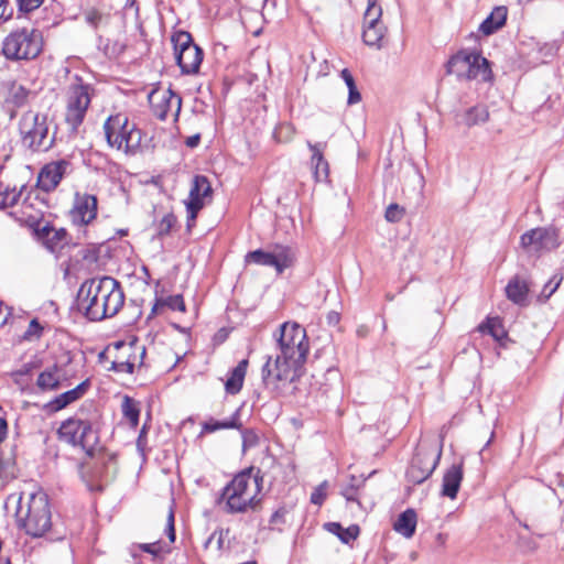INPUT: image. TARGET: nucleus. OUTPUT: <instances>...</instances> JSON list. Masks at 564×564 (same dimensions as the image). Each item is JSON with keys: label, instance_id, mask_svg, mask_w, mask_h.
Listing matches in <instances>:
<instances>
[{"label": "nucleus", "instance_id": "1", "mask_svg": "<svg viewBox=\"0 0 564 564\" xmlns=\"http://www.w3.org/2000/svg\"><path fill=\"white\" fill-rule=\"evenodd\" d=\"M274 337L278 352L268 356L261 376L267 388L281 392L302 377L310 344L305 328L297 323H283Z\"/></svg>", "mask_w": 564, "mask_h": 564}, {"label": "nucleus", "instance_id": "2", "mask_svg": "<svg viewBox=\"0 0 564 564\" xmlns=\"http://www.w3.org/2000/svg\"><path fill=\"white\" fill-rule=\"evenodd\" d=\"M15 520L18 527L32 538L61 541L66 536V530L53 521L48 496L42 490L19 498Z\"/></svg>", "mask_w": 564, "mask_h": 564}, {"label": "nucleus", "instance_id": "3", "mask_svg": "<svg viewBox=\"0 0 564 564\" xmlns=\"http://www.w3.org/2000/svg\"><path fill=\"white\" fill-rule=\"evenodd\" d=\"M124 303L119 282L111 276L85 281L78 292V306L90 321L115 316Z\"/></svg>", "mask_w": 564, "mask_h": 564}, {"label": "nucleus", "instance_id": "4", "mask_svg": "<svg viewBox=\"0 0 564 564\" xmlns=\"http://www.w3.org/2000/svg\"><path fill=\"white\" fill-rule=\"evenodd\" d=\"M58 436L73 446H79L87 457L94 460L93 478L108 477L110 468L115 466V455L106 452L100 445L98 431L94 429L89 420L67 419L61 424Z\"/></svg>", "mask_w": 564, "mask_h": 564}, {"label": "nucleus", "instance_id": "5", "mask_svg": "<svg viewBox=\"0 0 564 564\" xmlns=\"http://www.w3.org/2000/svg\"><path fill=\"white\" fill-rule=\"evenodd\" d=\"M52 121L46 113L29 110L19 120L22 144L33 152H46L55 143L56 130L51 131Z\"/></svg>", "mask_w": 564, "mask_h": 564}, {"label": "nucleus", "instance_id": "6", "mask_svg": "<svg viewBox=\"0 0 564 564\" xmlns=\"http://www.w3.org/2000/svg\"><path fill=\"white\" fill-rule=\"evenodd\" d=\"M261 487L259 477L250 471L238 474L224 489L223 498L226 500L227 511L230 513L247 512L259 502L258 496Z\"/></svg>", "mask_w": 564, "mask_h": 564}, {"label": "nucleus", "instance_id": "7", "mask_svg": "<svg viewBox=\"0 0 564 564\" xmlns=\"http://www.w3.org/2000/svg\"><path fill=\"white\" fill-rule=\"evenodd\" d=\"M42 33L36 29H20L11 32L3 41L2 52L8 59H33L42 52Z\"/></svg>", "mask_w": 564, "mask_h": 564}, {"label": "nucleus", "instance_id": "8", "mask_svg": "<svg viewBox=\"0 0 564 564\" xmlns=\"http://www.w3.org/2000/svg\"><path fill=\"white\" fill-rule=\"evenodd\" d=\"M76 83L70 87L66 109V123L73 132L77 131L83 123L90 104V86L84 84L79 76L75 77Z\"/></svg>", "mask_w": 564, "mask_h": 564}, {"label": "nucleus", "instance_id": "9", "mask_svg": "<svg viewBox=\"0 0 564 564\" xmlns=\"http://www.w3.org/2000/svg\"><path fill=\"white\" fill-rule=\"evenodd\" d=\"M442 451V442L437 448H420L406 470L408 480L414 485H420L425 481L437 467Z\"/></svg>", "mask_w": 564, "mask_h": 564}, {"label": "nucleus", "instance_id": "10", "mask_svg": "<svg viewBox=\"0 0 564 564\" xmlns=\"http://www.w3.org/2000/svg\"><path fill=\"white\" fill-rule=\"evenodd\" d=\"M558 230L553 226L536 227L520 237V245L530 254H540L560 246Z\"/></svg>", "mask_w": 564, "mask_h": 564}, {"label": "nucleus", "instance_id": "11", "mask_svg": "<svg viewBox=\"0 0 564 564\" xmlns=\"http://www.w3.org/2000/svg\"><path fill=\"white\" fill-rule=\"evenodd\" d=\"M382 9L378 0H368L364 14L362 41L368 46L380 48L384 43L387 28L381 21Z\"/></svg>", "mask_w": 564, "mask_h": 564}, {"label": "nucleus", "instance_id": "12", "mask_svg": "<svg viewBox=\"0 0 564 564\" xmlns=\"http://www.w3.org/2000/svg\"><path fill=\"white\" fill-rule=\"evenodd\" d=\"M212 185L205 175H196L193 178L188 198L185 200L187 212V229L189 230L197 218L198 212L210 200Z\"/></svg>", "mask_w": 564, "mask_h": 564}, {"label": "nucleus", "instance_id": "13", "mask_svg": "<svg viewBox=\"0 0 564 564\" xmlns=\"http://www.w3.org/2000/svg\"><path fill=\"white\" fill-rule=\"evenodd\" d=\"M294 261V254L289 247L275 246L272 251L254 250L246 254V262L264 267H273L280 274L290 268Z\"/></svg>", "mask_w": 564, "mask_h": 564}, {"label": "nucleus", "instance_id": "14", "mask_svg": "<svg viewBox=\"0 0 564 564\" xmlns=\"http://www.w3.org/2000/svg\"><path fill=\"white\" fill-rule=\"evenodd\" d=\"M148 99L153 115L160 120H165L169 116L176 118L180 113L182 99L171 88H155Z\"/></svg>", "mask_w": 564, "mask_h": 564}, {"label": "nucleus", "instance_id": "15", "mask_svg": "<svg viewBox=\"0 0 564 564\" xmlns=\"http://www.w3.org/2000/svg\"><path fill=\"white\" fill-rule=\"evenodd\" d=\"M445 70H491V63L475 50H460L445 63Z\"/></svg>", "mask_w": 564, "mask_h": 564}, {"label": "nucleus", "instance_id": "16", "mask_svg": "<svg viewBox=\"0 0 564 564\" xmlns=\"http://www.w3.org/2000/svg\"><path fill=\"white\" fill-rule=\"evenodd\" d=\"M445 70H491V63L475 50H460L445 63Z\"/></svg>", "mask_w": 564, "mask_h": 564}, {"label": "nucleus", "instance_id": "17", "mask_svg": "<svg viewBox=\"0 0 564 564\" xmlns=\"http://www.w3.org/2000/svg\"><path fill=\"white\" fill-rule=\"evenodd\" d=\"M69 169L70 162L64 159L45 164L37 175V187L46 193L54 191Z\"/></svg>", "mask_w": 564, "mask_h": 564}, {"label": "nucleus", "instance_id": "18", "mask_svg": "<svg viewBox=\"0 0 564 564\" xmlns=\"http://www.w3.org/2000/svg\"><path fill=\"white\" fill-rule=\"evenodd\" d=\"M132 124L121 113L111 116L104 124L107 142L117 150H124L127 133H130Z\"/></svg>", "mask_w": 564, "mask_h": 564}, {"label": "nucleus", "instance_id": "19", "mask_svg": "<svg viewBox=\"0 0 564 564\" xmlns=\"http://www.w3.org/2000/svg\"><path fill=\"white\" fill-rule=\"evenodd\" d=\"M73 220L79 225H88L97 216V198L94 195H76L72 210Z\"/></svg>", "mask_w": 564, "mask_h": 564}, {"label": "nucleus", "instance_id": "20", "mask_svg": "<svg viewBox=\"0 0 564 564\" xmlns=\"http://www.w3.org/2000/svg\"><path fill=\"white\" fill-rule=\"evenodd\" d=\"M307 147L310 151L312 152L311 156V165L313 170V175L316 182H324L327 181L329 169L328 163L324 159V150L327 147L326 142H317L312 143L307 142Z\"/></svg>", "mask_w": 564, "mask_h": 564}, {"label": "nucleus", "instance_id": "21", "mask_svg": "<svg viewBox=\"0 0 564 564\" xmlns=\"http://www.w3.org/2000/svg\"><path fill=\"white\" fill-rule=\"evenodd\" d=\"M464 477L463 462L453 464L443 476L441 495L455 499Z\"/></svg>", "mask_w": 564, "mask_h": 564}, {"label": "nucleus", "instance_id": "22", "mask_svg": "<svg viewBox=\"0 0 564 564\" xmlns=\"http://www.w3.org/2000/svg\"><path fill=\"white\" fill-rule=\"evenodd\" d=\"M65 380L63 369L54 364L41 371L36 379V387L42 392L55 391Z\"/></svg>", "mask_w": 564, "mask_h": 564}, {"label": "nucleus", "instance_id": "23", "mask_svg": "<svg viewBox=\"0 0 564 564\" xmlns=\"http://www.w3.org/2000/svg\"><path fill=\"white\" fill-rule=\"evenodd\" d=\"M88 387V382L84 381L79 383L77 387H75L72 390H68L56 398H54L52 401H50L46 404V409L52 412H57L64 408H66L68 404L75 402L79 398L84 395Z\"/></svg>", "mask_w": 564, "mask_h": 564}, {"label": "nucleus", "instance_id": "24", "mask_svg": "<svg viewBox=\"0 0 564 564\" xmlns=\"http://www.w3.org/2000/svg\"><path fill=\"white\" fill-rule=\"evenodd\" d=\"M508 10L506 7H496L491 13L480 23L478 31L488 36L500 30L507 21Z\"/></svg>", "mask_w": 564, "mask_h": 564}, {"label": "nucleus", "instance_id": "25", "mask_svg": "<svg viewBox=\"0 0 564 564\" xmlns=\"http://www.w3.org/2000/svg\"><path fill=\"white\" fill-rule=\"evenodd\" d=\"M204 58V51L197 44L181 54H176L180 70H199Z\"/></svg>", "mask_w": 564, "mask_h": 564}, {"label": "nucleus", "instance_id": "26", "mask_svg": "<svg viewBox=\"0 0 564 564\" xmlns=\"http://www.w3.org/2000/svg\"><path fill=\"white\" fill-rule=\"evenodd\" d=\"M416 522V512L413 509H406L398 517L393 524V529L402 536L410 539L415 533Z\"/></svg>", "mask_w": 564, "mask_h": 564}, {"label": "nucleus", "instance_id": "27", "mask_svg": "<svg viewBox=\"0 0 564 564\" xmlns=\"http://www.w3.org/2000/svg\"><path fill=\"white\" fill-rule=\"evenodd\" d=\"M247 368H248V360L242 359L231 370V372L229 373V377L227 378V380L225 382V388H226L227 393L236 394L241 390L243 380L246 377Z\"/></svg>", "mask_w": 564, "mask_h": 564}, {"label": "nucleus", "instance_id": "28", "mask_svg": "<svg viewBox=\"0 0 564 564\" xmlns=\"http://www.w3.org/2000/svg\"><path fill=\"white\" fill-rule=\"evenodd\" d=\"M115 348L121 351L122 355L127 356V360L133 362V368L143 364V359L145 356V347L142 345H138L135 341L123 343L118 341L115 344Z\"/></svg>", "mask_w": 564, "mask_h": 564}, {"label": "nucleus", "instance_id": "29", "mask_svg": "<svg viewBox=\"0 0 564 564\" xmlns=\"http://www.w3.org/2000/svg\"><path fill=\"white\" fill-rule=\"evenodd\" d=\"M242 423L240 421V410H236V412L227 420L217 421L210 419L203 424V432L205 433H214L219 430H228V429H237L241 430Z\"/></svg>", "mask_w": 564, "mask_h": 564}, {"label": "nucleus", "instance_id": "30", "mask_svg": "<svg viewBox=\"0 0 564 564\" xmlns=\"http://www.w3.org/2000/svg\"><path fill=\"white\" fill-rule=\"evenodd\" d=\"M489 120V110L484 105H477L464 113V124L468 128L485 123Z\"/></svg>", "mask_w": 564, "mask_h": 564}, {"label": "nucleus", "instance_id": "31", "mask_svg": "<svg viewBox=\"0 0 564 564\" xmlns=\"http://www.w3.org/2000/svg\"><path fill=\"white\" fill-rule=\"evenodd\" d=\"M529 289L525 282L514 278L506 286V293L509 300L517 304H522L527 300Z\"/></svg>", "mask_w": 564, "mask_h": 564}, {"label": "nucleus", "instance_id": "32", "mask_svg": "<svg viewBox=\"0 0 564 564\" xmlns=\"http://www.w3.org/2000/svg\"><path fill=\"white\" fill-rule=\"evenodd\" d=\"M171 42L173 44L175 55L181 54V51L183 53L196 45L192 34L184 30L173 32L171 35Z\"/></svg>", "mask_w": 564, "mask_h": 564}, {"label": "nucleus", "instance_id": "33", "mask_svg": "<svg viewBox=\"0 0 564 564\" xmlns=\"http://www.w3.org/2000/svg\"><path fill=\"white\" fill-rule=\"evenodd\" d=\"M121 412L123 416L129 421L132 427H137L139 424L140 408L139 403L132 398L124 395L121 403Z\"/></svg>", "mask_w": 564, "mask_h": 564}, {"label": "nucleus", "instance_id": "34", "mask_svg": "<svg viewBox=\"0 0 564 564\" xmlns=\"http://www.w3.org/2000/svg\"><path fill=\"white\" fill-rule=\"evenodd\" d=\"M281 469V465L275 460L273 456H265L258 468V474H261V480L267 479L270 482L278 480V474L271 473V469Z\"/></svg>", "mask_w": 564, "mask_h": 564}, {"label": "nucleus", "instance_id": "35", "mask_svg": "<svg viewBox=\"0 0 564 564\" xmlns=\"http://www.w3.org/2000/svg\"><path fill=\"white\" fill-rule=\"evenodd\" d=\"M478 330L482 334H489L497 340H500L506 336V332L502 327L501 321L497 317L487 318L485 323H481L478 326Z\"/></svg>", "mask_w": 564, "mask_h": 564}, {"label": "nucleus", "instance_id": "36", "mask_svg": "<svg viewBox=\"0 0 564 564\" xmlns=\"http://www.w3.org/2000/svg\"><path fill=\"white\" fill-rule=\"evenodd\" d=\"M212 57L216 67L228 68L230 66L229 47L220 42H216L212 48Z\"/></svg>", "mask_w": 564, "mask_h": 564}, {"label": "nucleus", "instance_id": "37", "mask_svg": "<svg viewBox=\"0 0 564 564\" xmlns=\"http://www.w3.org/2000/svg\"><path fill=\"white\" fill-rule=\"evenodd\" d=\"M67 232L65 229H50L46 232V246L55 252L57 249H62L66 243Z\"/></svg>", "mask_w": 564, "mask_h": 564}, {"label": "nucleus", "instance_id": "38", "mask_svg": "<svg viewBox=\"0 0 564 564\" xmlns=\"http://www.w3.org/2000/svg\"><path fill=\"white\" fill-rule=\"evenodd\" d=\"M21 191L17 188L0 189V209H8L15 207L21 199Z\"/></svg>", "mask_w": 564, "mask_h": 564}, {"label": "nucleus", "instance_id": "39", "mask_svg": "<svg viewBox=\"0 0 564 564\" xmlns=\"http://www.w3.org/2000/svg\"><path fill=\"white\" fill-rule=\"evenodd\" d=\"M141 141H142V131L140 129H138L134 124H132L130 133H127L126 147L123 150L124 153H127V154L137 153L141 147Z\"/></svg>", "mask_w": 564, "mask_h": 564}, {"label": "nucleus", "instance_id": "40", "mask_svg": "<svg viewBox=\"0 0 564 564\" xmlns=\"http://www.w3.org/2000/svg\"><path fill=\"white\" fill-rule=\"evenodd\" d=\"M161 306H167L169 308H171L173 311H180V312L185 311V303H184L183 296L180 294L171 295V296L166 297L165 300L158 301L154 304V306L152 307V314H156L159 307H161Z\"/></svg>", "mask_w": 564, "mask_h": 564}, {"label": "nucleus", "instance_id": "41", "mask_svg": "<svg viewBox=\"0 0 564 564\" xmlns=\"http://www.w3.org/2000/svg\"><path fill=\"white\" fill-rule=\"evenodd\" d=\"M341 78L344 79L347 88H348V105H356L361 100V95L357 88L355 78L351 73H340Z\"/></svg>", "mask_w": 564, "mask_h": 564}, {"label": "nucleus", "instance_id": "42", "mask_svg": "<svg viewBox=\"0 0 564 564\" xmlns=\"http://www.w3.org/2000/svg\"><path fill=\"white\" fill-rule=\"evenodd\" d=\"M176 224V217L169 213L166 214L156 225V234L159 237H165L170 235L172 228Z\"/></svg>", "mask_w": 564, "mask_h": 564}, {"label": "nucleus", "instance_id": "43", "mask_svg": "<svg viewBox=\"0 0 564 564\" xmlns=\"http://www.w3.org/2000/svg\"><path fill=\"white\" fill-rule=\"evenodd\" d=\"M329 525L338 530L337 535L344 543H349L351 540H355L359 533V529L357 525H350L347 529H343L338 523H330Z\"/></svg>", "mask_w": 564, "mask_h": 564}, {"label": "nucleus", "instance_id": "44", "mask_svg": "<svg viewBox=\"0 0 564 564\" xmlns=\"http://www.w3.org/2000/svg\"><path fill=\"white\" fill-rule=\"evenodd\" d=\"M111 369L116 372L132 373L133 362L126 359V356L120 352L111 364Z\"/></svg>", "mask_w": 564, "mask_h": 564}, {"label": "nucleus", "instance_id": "45", "mask_svg": "<svg viewBox=\"0 0 564 564\" xmlns=\"http://www.w3.org/2000/svg\"><path fill=\"white\" fill-rule=\"evenodd\" d=\"M405 210L403 207L398 204H390L386 209L384 217L389 223H399L403 218Z\"/></svg>", "mask_w": 564, "mask_h": 564}, {"label": "nucleus", "instance_id": "46", "mask_svg": "<svg viewBox=\"0 0 564 564\" xmlns=\"http://www.w3.org/2000/svg\"><path fill=\"white\" fill-rule=\"evenodd\" d=\"M42 332L43 327L40 325L36 318H33L24 332L23 338L28 340L39 339L42 336Z\"/></svg>", "mask_w": 564, "mask_h": 564}, {"label": "nucleus", "instance_id": "47", "mask_svg": "<svg viewBox=\"0 0 564 564\" xmlns=\"http://www.w3.org/2000/svg\"><path fill=\"white\" fill-rule=\"evenodd\" d=\"M241 436L243 451L254 447L259 442V436L253 430H242Z\"/></svg>", "mask_w": 564, "mask_h": 564}, {"label": "nucleus", "instance_id": "48", "mask_svg": "<svg viewBox=\"0 0 564 564\" xmlns=\"http://www.w3.org/2000/svg\"><path fill=\"white\" fill-rule=\"evenodd\" d=\"M84 17H85V21L89 25H91L94 29L98 28V25L102 19L101 12L95 8H90L88 10H86L84 13Z\"/></svg>", "mask_w": 564, "mask_h": 564}, {"label": "nucleus", "instance_id": "49", "mask_svg": "<svg viewBox=\"0 0 564 564\" xmlns=\"http://www.w3.org/2000/svg\"><path fill=\"white\" fill-rule=\"evenodd\" d=\"M327 481L322 482L311 495V502L321 506L326 497Z\"/></svg>", "mask_w": 564, "mask_h": 564}, {"label": "nucleus", "instance_id": "50", "mask_svg": "<svg viewBox=\"0 0 564 564\" xmlns=\"http://www.w3.org/2000/svg\"><path fill=\"white\" fill-rule=\"evenodd\" d=\"M140 549L147 553H150L154 556H158L159 554L166 552L167 550L161 542H153V543H144L140 545Z\"/></svg>", "mask_w": 564, "mask_h": 564}, {"label": "nucleus", "instance_id": "51", "mask_svg": "<svg viewBox=\"0 0 564 564\" xmlns=\"http://www.w3.org/2000/svg\"><path fill=\"white\" fill-rule=\"evenodd\" d=\"M561 282H562V276L558 278L557 275H553L549 280V282L544 285L542 294L545 297H550L557 290V288L560 286Z\"/></svg>", "mask_w": 564, "mask_h": 564}, {"label": "nucleus", "instance_id": "52", "mask_svg": "<svg viewBox=\"0 0 564 564\" xmlns=\"http://www.w3.org/2000/svg\"><path fill=\"white\" fill-rule=\"evenodd\" d=\"M13 17V8L8 0H0V21H8Z\"/></svg>", "mask_w": 564, "mask_h": 564}, {"label": "nucleus", "instance_id": "53", "mask_svg": "<svg viewBox=\"0 0 564 564\" xmlns=\"http://www.w3.org/2000/svg\"><path fill=\"white\" fill-rule=\"evenodd\" d=\"M43 3V0H24V4L26 7H18L19 13H30L35 9L40 8Z\"/></svg>", "mask_w": 564, "mask_h": 564}, {"label": "nucleus", "instance_id": "54", "mask_svg": "<svg viewBox=\"0 0 564 564\" xmlns=\"http://www.w3.org/2000/svg\"><path fill=\"white\" fill-rule=\"evenodd\" d=\"M343 496L348 501H358L357 499V490H354L352 487H345L341 491Z\"/></svg>", "mask_w": 564, "mask_h": 564}, {"label": "nucleus", "instance_id": "55", "mask_svg": "<svg viewBox=\"0 0 564 564\" xmlns=\"http://www.w3.org/2000/svg\"><path fill=\"white\" fill-rule=\"evenodd\" d=\"M200 141V135L199 134H194V135H191L188 137L186 140H185V144L188 147V148H195L198 145Z\"/></svg>", "mask_w": 564, "mask_h": 564}, {"label": "nucleus", "instance_id": "56", "mask_svg": "<svg viewBox=\"0 0 564 564\" xmlns=\"http://www.w3.org/2000/svg\"><path fill=\"white\" fill-rule=\"evenodd\" d=\"M477 74L478 73H458V79L459 80H463V79H466V80L476 79L477 78Z\"/></svg>", "mask_w": 564, "mask_h": 564}, {"label": "nucleus", "instance_id": "57", "mask_svg": "<svg viewBox=\"0 0 564 564\" xmlns=\"http://www.w3.org/2000/svg\"><path fill=\"white\" fill-rule=\"evenodd\" d=\"M126 48V45L120 42H115L112 45V53L121 54Z\"/></svg>", "mask_w": 564, "mask_h": 564}, {"label": "nucleus", "instance_id": "58", "mask_svg": "<svg viewBox=\"0 0 564 564\" xmlns=\"http://www.w3.org/2000/svg\"><path fill=\"white\" fill-rule=\"evenodd\" d=\"M166 532H167V536H169L170 542L173 543L175 541V529H174V525L166 527Z\"/></svg>", "mask_w": 564, "mask_h": 564}, {"label": "nucleus", "instance_id": "59", "mask_svg": "<svg viewBox=\"0 0 564 564\" xmlns=\"http://www.w3.org/2000/svg\"><path fill=\"white\" fill-rule=\"evenodd\" d=\"M360 482L361 481H359L355 476H351L350 477V482H349V485L347 487H352L354 490H358Z\"/></svg>", "mask_w": 564, "mask_h": 564}, {"label": "nucleus", "instance_id": "60", "mask_svg": "<svg viewBox=\"0 0 564 564\" xmlns=\"http://www.w3.org/2000/svg\"><path fill=\"white\" fill-rule=\"evenodd\" d=\"M328 321H329V323H337L339 321V315L335 312H332L328 315Z\"/></svg>", "mask_w": 564, "mask_h": 564}, {"label": "nucleus", "instance_id": "61", "mask_svg": "<svg viewBox=\"0 0 564 564\" xmlns=\"http://www.w3.org/2000/svg\"><path fill=\"white\" fill-rule=\"evenodd\" d=\"M174 525V512L171 509L167 516V523L166 527Z\"/></svg>", "mask_w": 564, "mask_h": 564}, {"label": "nucleus", "instance_id": "62", "mask_svg": "<svg viewBox=\"0 0 564 564\" xmlns=\"http://www.w3.org/2000/svg\"><path fill=\"white\" fill-rule=\"evenodd\" d=\"M544 50H545L544 56L553 57L555 55L553 46H546Z\"/></svg>", "mask_w": 564, "mask_h": 564}, {"label": "nucleus", "instance_id": "63", "mask_svg": "<svg viewBox=\"0 0 564 564\" xmlns=\"http://www.w3.org/2000/svg\"><path fill=\"white\" fill-rule=\"evenodd\" d=\"M216 535H217V532H214V533H213V534H212V535L206 540V542H205V547H206V549L210 545V543H212V542H213V540L216 538Z\"/></svg>", "mask_w": 564, "mask_h": 564}, {"label": "nucleus", "instance_id": "64", "mask_svg": "<svg viewBox=\"0 0 564 564\" xmlns=\"http://www.w3.org/2000/svg\"><path fill=\"white\" fill-rule=\"evenodd\" d=\"M485 76L482 78V80L485 82H490L492 79V73H484Z\"/></svg>", "mask_w": 564, "mask_h": 564}]
</instances>
